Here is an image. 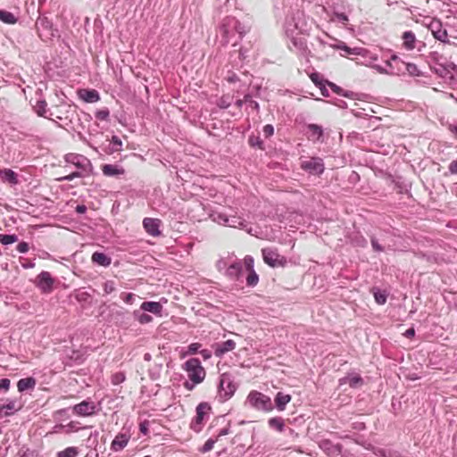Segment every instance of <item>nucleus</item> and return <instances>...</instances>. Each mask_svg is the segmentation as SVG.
Masks as SVG:
<instances>
[{
  "instance_id": "412c9836",
  "label": "nucleus",
  "mask_w": 457,
  "mask_h": 457,
  "mask_svg": "<svg viewBox=\"0 0 457 457\" xmlns=\"http://www.w3.org/2000/svg\"><path fill=\"white\" fill-rule=\"evenodd\" d=\"M227 26H233L235 28V29L239 33L240 35V37H243V34L245 33L243 30H241L240 29V23L239 21L234 18V17H227L225 20H224V25L223 27L226 28ZM224 34L228 37V30L227 29H224Z\"/></svg>"
},
{
  "instance_id": "cd10ccee",
  "label": "nucleus",
  "mask_w": 457,
  "mask_h": 457,
  "mask_svg": "<svg viewBox=\"0 0 457 457\" xmlns=\"http://www.w3.org/2000/svg\"><path fill=\"white\" fill-rule=\"evenodd\" d=\"M248 272V275L246 277V284L247 286L249 287H254L258 284L259 282V276L258 274L255 272V270H250V271H247Z\"/></svg>"
},
{
  "instance_id": "c03bdc74",
  "label": "nucleus",
  "mask_w": 457,
  "mask_h": 457,
  "mask_svg": "<svg viewBox=\"0 0 457 457\" xmlns=\"http://www.w3.org/2000/svg\"><path fill=\"white\" fill-rule=\"evenodd\" d=\"M448 170L451 174H457V159L450 162Z\"/></svg>"
},
{
  "instance_id": "6ab92c4d",
  "label": "nucleus",
  "mask_w": 457,
  "mask_h": 457,
  "mask_svg": "<svg viewBox=\"0 0 457 457\" xmlns=\"http://www.w3.org/2000/svg\"><path fill=\"white\" fill-rule=\"evenodd\" d=\"M37 381L34 378L29 377L21 378L17 383V388L19 392H24L26 390H33L36 386Z\"/></svg>"
},
{
  "instance_id": "5fc2aeb1",
  "label": "nucleus",
  "mask_w": 457,
  "mask_h": 457,
  "mask_svg": "<svg viewBox=\"0 0 457 457\" xmlns=\"http://www.w3.org/2000/svg\"><path fill=\"white\" fill-rule=\"evenodd\" d=\"M404 335L407 337H412L414 335H415V330L414 328H409L405 331Z\"/></svg>"
},
{
  "instance_id": "2f4dec72",
  "label": "nucleus",
  "mask_w": 457,
  "mask_h": 457,
  "mask_svg": "<svg viewBox=\"0 0 457 457\" xmlns=\"http://www.w3.org/2000/svg\"><path fill=\"white\" fill-rule=\"evenodd\" d=\"M217 439L218 437L216 439L209 438L203 445L201 452L204 453L212 451L214 447V444L216 443Z\"/></svg>"
},
{
  "instance_id": "79ce46f5",
  "label": "nucleus",
  "mask_w": 457,
  "mask_h": 457,
  "mask_svg": "<svg viewBox=\"0 0 457 457\" xmlns=\"http://www.w3.org/2000/svg\"><path fill=\"white\" fill-rule=\"evenodd\" d=\"M200 347H201V344L192 343L188 345V353L191 354H194L199 350Z\"/></svg>"
},
{
  "instance_id": "2eb2a0df",
  "label": "nucleus",
  "mask_w": 457,
  "mask_h": 457,
  "mask_svg": "<svg viewBox=\"0 0 457 457\" xmlns=\"http://www.w3.org/2000/svg\"><path fill=\"white\" fill-rule=\"evenodd\" d=\"M91 260L92 262L103 267H108L112 263V258L100 252H95L91 256Z\"/></svg>"
},
{
  "instance_id": "13d9d810",
  "label": "nucleus",
  "mask_w": 457,
  "mask_h": 457,
  "mask_svg": "<svg viewBox=\"0 0 457 457\" xmlns=\"http://www.w3.org/2000/svg\"><path fill=\"white\" fill-rule=\"evenodd\" d=\"M344 45H345V43H343V42H341V43H340V44H338V45H335V46H333V47H334V48H336V49H341V50H343V49H344Z\"/></svg>"
},
{
  "instance_id": "f8f14e48",
  "label": "nucleus",
  "mask_w": 457,
  "mask_h": 457,
  "mask_svg": "<svg viewBox=\"0 0 457 457\" xmlns=\"http://www.w3.org/2000/svg\"><path fill=\"white\" fill-rule=\"evenodd\" d=\"M78 94L79 98L87 103H96L100 100L99 93L96 89H80Z\"/></svg>"
},
{
  "instance_id": "e433bc0d",
  "label": "nucleus",
  "mask_w": 457,
  "mask_h": 457,
  "mask_svg": "<svg viewBox=\"0 0 457 457\" xmlns=\"http://www.w3.org/2000/svg\"><path fill=\"white\" fill-rule=\"evenodd\" d=\"M137 320L141 324H146L153 320L152 316L146 313H141L137 316Z\"/></svg>"
},
{
  "instance_id": "f704fd0d",
  "label": "nucleus",
  "mask_w": 457,
  "mask_h": 457,
  "mask_svg": "<svg viewBox=\"0 0 457 457\" xmlns=\"http://www.w3.org/2000/svg\"><path fill=\"white\" fill-rule=\"evenodd\" d=\"M18 456L19 457H38V454L33 451V450H30V449H21L19 451L18 453Z\"/></svg>"
},
{
  "instance_id": "0e129e2a",
  "label": "nucleus",
  "mask_w": 457,
  "mask_h": 457,
  "mask_svg": "<svg viewBox=\"0 0 457 457\" xmlns=\"http://www.w3.org/2000/svg\"><path fill=\"white\" fill-rule=\"evenodd\" d=\"M224 383H225L224 379H221L220 382V389H223Z\"/></svg>"
},
{
  "instance_id": "c85d7f7f",
  "label": "nucleus",
  "mask_w": 457,
  "mask_h": 457,
  "mask_svg": "<svg viewBox=\"0 0 457 457\" xmlns=\"http://www.w3.org/2000/svg\"><path fill=\"white\" fill-rule=\"evenodd\" d=\"M18 241V237L14 234H0V243L2 245H11Z\"/></svg>"
},
{
  "instance_id": "4be33fe9",
  "label": "nucleus",
  "mask_w": 457,
  "mask_h": 457,
  "mask_svg": "<svg viewBox=\"0 0 457 457\" xmlns=\"http://www.w3.org/2000/svg\"><path fill=\"white\" fill-rule=\"evenodd\" d=\"M270 428L276 429L278 432H282L285 428V422L280 417L270 418L268 420Z\"/></svg>"
},
{
  "instance_id": "b1692460",
  "label": "nucleus",
  "mask_w": 457,
  "mask_h": 457,
  "mask_svg": "<svg viewBox=\"0 0 457 457\" xmlns=\"http://www.w3.org/2000/svg\"><path fill=\"white\" fill-rule=\"evenodd\" d=\"M0 21L6 24H15L17 18L13 13L5 10H0Z\"/></svg>"
},
{
  "instance_id": "423d86ee",
  "label": "nucleus",
  "mask_w": 457,
  "mask_h": 457,
  "mask_svg": "<svg viewBox=\"0 0 457 457\" xmlns=\"http://www.w3.org/2000/svg\"><path fill=\"white\" fill-rule=\"evenodd\" d=\"M300 166L303 170L313 175H320L324 171V163L320 157H311L302 161Z\"/></svg>"
},
{
  "instance_id": "72a5a7b5",
  "label": "nucleus",
  "mask_w": 457,
  "mask_h": 457,
  "mask_svg": "<svg viewBox=\"0 0 457 457\" xmlns=\"http://www.w3.org/2000/svg\"><path fill=\"white\" fill-rule=\"evenodd\" d=\"M348 384L351 387H357L362 384V378L359 375L353 376L348 378Z\"/></svg>"
},
{
  "instance_id": "dca6fc26",
  "label": "nucleus",
  "mask_w": 457,
  "mask_h": 457,
  "mask_svg": "<svg viewBox=\"0 0 457 457\" xmlns=\"http://www.w3.org/2000/svg\"><path fill=\"white\" fill-rule=\"evenodd\" d=\"M0 179L4 183L16 185L18 183L17 174L10 169H0Z\"/></svg>"
},
{
  "instance_id": "de8ad7c7",
  "label": "nucleus",
  "mask_w": 457,
  "mask_h": 457,
  "mask_svg": "<svg viewBox=\"0 0 457 457\" xmlns=\"http://www.w3.org/2000/svg\"><path fill=\"white\" fill-rule=\"evenodd\" d=\"M310 79L315 84V85H320V82L319 80L320 79V74L319 73H312L310 75Z\"/></svg>"
},
{
  "instance_id": "a18cd8bd",
  "label": "nucleus",
  "mask_w": 457,
  "mask_h": 457,
  "mask_svg": "<svg viewBox=\"0 0 457 457\" xmlns=\"http://www.w3.org/2000/svg\"><path fill=\"white\" fill-rule=\"evenodd\" d=\"M79 176H80V174L79 172H72V173H71L69 175H66V176L62 177V179H60V180L71 181L75 178H79Z\"/></svg>"
},
{
  "instance_id": "20e7f679",
  "label": "nucleus",
  "mask_w": 457,
  "mask_h": 457,
  "mask_svg": "<svg viewBox=\"0 0 457 457\" xmlns=\"http://www.w3.org/2000/svg\"><path fill=\"white\" fill-rule=\"evenodd\" d=\"M263 262L271 268L285 267L287 258L281 255L278 249L267 247L262 249Z\"/></svg>"
},
{
  "instance_id": "5701e85b",
  "label": "nucleus",
  "mask_w": 457,
  "mask_h": 457,
  "mask_svg": "<svg viewBox=\"0 0 457 457\" xmlns=\"http://www.w3.org/2000/svg\"><path fill=\"white\" fill-rule=\"evenodd\" d=\"M371 293L373 294V296L375 298V301L378 304H384L386 302L387 295L386 291L380 290L378 287H373L371 289Z\"/></svg>"
},
{
  "instance_id": "c756f323",
  "label": "nucleus",
  "mask_w": 457,
  "mask_h": 457,
  "mask_svg": "<svg viewBox=\"0 0 457 457\" xmlns=\"http://www.w3.org/2000/svg\"><path fill=\"white\" fill-rule=\"evenodd\" d=\"M243 263L246 271L254 270V260L252 256L246 255L243 260Z\"/></svg>"
},
{
  "instance_id": "864d4df0",
  "label": "nucleus",
  "mask_w": 457,
  "mask_h": 457,
  "mask_svg": "<svg viewBox=\"0 0 457 457\" xmlns=\"http://www.w3.org/2000/svg\"><path fill=\"white\" fill-rule=\"evenodd\" d=\"M228 386L230 387V391L225 393V397L226 398H229L233 395V393L235 391V386H231L230 383H228Z\"/></svg>"
},
{
  "instance_id": "052dcab7",
  "label": "nucleus",
  "mask_w": 457,
  "mask_h": 457,
  "mask_svg": "<svg viewBox=\"0 0 457 457\" xmlns=\"http://www.w3.org/2000/svg\"><path fill=\"white\" fill-rule=\"evenodd\" d=\"M227 433H228L227 429H222V430H220V432L219 433L218 437H219V436H223V435H226Z\"/></svg>"
},
{
  "instance_id": "39448f33",
  "label": "nucleus",
  "mask_w": 457,
  "mask_h": 457,
  "mask_svg": "<svg viewBox=\"0 0 457 457\" xmlns=\"http://www.w3.org/2000/svg\"><path fill=\"white\" fill-rule=\"evenodd\" d=\"M54 279L52 278L50 272L42 271L40 272L35 280V284L37 288L44 294H49L54 289Z\"/></svg>"
},
{
  "instance_id": "aec40b11",
  "label": "nucleus",
  "mask_w": 457,
  "mask_h": 457,
  "mask_svg": "<svg viewBox=\"0 0 457 457\" xmlns=\"http://www.w3.org/2000/svg\"><path fill=\"white\" fill-rule=\"evenodd\" d=\"M140 308L156 315H160L162 311V305L158 302H144Z\"/></svg>"
},
{
  "instance_id": "7c9ffc66",
  "label": "nucleus",
  "mask_w": 457,
  "mask_h": 457,
  "mask_svg": "<svg viewBox=\"0 0 457 457\" xmlns=\"http://www.w3.org/2000/svg\"><path fill=\"white\" fill-rule=\"evenodd\" d=\"M115 289L116 287L113 281L108 280L103 284V290L104 295L112 294V292L115 291Z\"/></svg>"
},
{
  "instance_id": "4d7b16f0",
  "label": "nucleus",
  "mask_w": 457,
  "mask_h": 457,
  "mask_svg": "<svg viewBox=\"0 0 457 457\" xmlns=\"http://www.w3.org/2000/svg\"><path fill=\"white\" fill-rule=\"evenodd\" d=\"M448 129H449V130H450L452 133H453V134L455 135V137H457V124H456V125H453V124H451V125H449V126H448Z\"/></svg>"
},
{
  "instance_id": "3c124183",
  "label": "nucleus",
  "mask_w": 457,
  "mask_h": 457,
  "mask_svg": "<svg viewBox=\"0 0 457 457\" xmlns=\"http://www.w3.org/2000/svg\"><path fill=\"white\" fill-rule=\"evenodd\" d=\"M112 143L114 145H117V146H121L122 145V142L120 140V138L117 136H113L112 137Z\"/></svg>"
},
{
  "instance_id": "58836bf2",
  "label": "nucleus",
  "mask_w": 457,
  "mask_h": 457,
  "mask_svg": "<svg viewBox=\"0 0 457 457\" xmlns=\"http://www.w3.org/2000/svg\"><path fill=\"white\" fill-rule=\"evenodd\" d=\"M121 299L126 303H129V304H131L133 303V300H134V294L132 293H122L121 295H120Z\"/></svg>"
},
{
  "instance_id": "09e8293b",
  "label": "nucleus",
  "mask_w": 457,
  "mask_h": 457,
  "mask_svg": "<svg viewBox=\"0 0 457 457\" xmlns=\"http://www.w3.org/2000/svg\"><path fill=\"white\" fill-rule=\"evenodd\" d=\"M343 51H345L346 54H357V51L355 48H350L346 45H344Z\"/></svg>"
},
{
  "instance_id": "f257e3e1",
  "label": "nucleus",
  "mask_w": 457,
  "mask_h": 457,
  "mask_svg": "<svg viewBox=\"0 0 457 457\" xmlns=\"http://www.w3.org/2000/svg\"><path fill=\"white\" fill-rule=\"evenodd\" d=\"M246 403L253 409L263 412H270L274 409L271 398L257 390H252L248 394Z\"/></svg>"
},
{
  "instance_id": "338daca9",
  "label": "nucleus",
  "mask_w": 457,
  "mask_h": 457,
  "mask_svg": "<svg viewBox=\"0 0 457 457\" xmlns=\"http://www.w3.org/2000/svg\"><path fill=\"white\" fill-rule=\"evenodd\" d=\"M330 87H331V88H332L334 91H336V89L334 88V87H337L335 84H330Z\"/></svg>"
},
{
  "instance_id": "bf43d9fd",
  "label": "nucleus",
  "mask_w": 457,
  "mask_h": 457,
  "mask_svg": "<svg viewBox=\"0 0 457 457\" xmlns=\"http://www.w3.org/2000/svg\"><path fill=\"white\" fill-rule=\"evenodd\" d=\"M140 430H141V432H143L144 434H145V433H146V431H147V428H145V425L141 424V425H140Z\"/></svg>"
},
{
  "instance_id": "6e6d98bb",
  "label": "nucleus",
  "mask_w": 457,
  "mask_h": 457,
  "mask_svg": "<svg viewBox=\"0 0 457 457\" xmlns=\"http://www.w3.org/2000/svg\"><path fill=\"white\" fill-rule=\"evenodd\" d=\"M87 211V207L85 205H78L76 207V212L78 213H85Z\"/></svg>"
},
{
  "instance_id": "9b49d317",
  "label": "nucleus",
  "mask_w": 457,
  "mask_h": 457,
  "mask_svg": "<svg viewBox=\"0 0 457 457\" xmlns=\"http://www.w3.org/2000/svg\"><path fill=\"white\" fill-rule=\"evenodd\" d=\"M101 170L106 177H119L125 174V170L122 167L114 164H103Z\"/></svg>"
},
{
  "instance_id": "4468645a",
  "label": "nucleus",
  "mask_w": 457,
  "mask_h": 457,
  "mask_svg": "<svg viewBox=\"0 0 457 457\" xmlns=\"http://www.w3.org/2000/svg\"><path fill=\"white\" fill-rule=\"evenodd\" d=\"M291 399L292 397L290 395L278 392L274 399L276 408L279 411H283L286 409L287 404L290 403Z\"/></svg>"
},
{
  "instance_id": "1a4fd4ad",
  "label": "nucleus",
  "mask_w": 457,
  "mask_h": 457,
  "mask_svg": "<svg viewBox=\"0 0 457 457\" xmlns=\"http://www.w3.org/2000/svg\"><path fill=\"white\" fill-rule=\"evenodd\" d=\"M22 408V404L16 399H6L0 404V412L4 416H10Z\"/></svg>"
},
{
  "instance_id": "7ed1b4c3",
  "label": "nucleus",
  "mask_w": 457,
  "mask_h": 457,
  "mask_svg": "<svg viewBox=\"0 0 457 457\" xmlns=\"http://www.w3.org/2000/svg\"><path fill=\"white\" fill-rule=\"evenodd\" d=\"M211 411L212 407L208 403H200L196 407V414L191 421L190 428L195 432H200L209 420Z\"/></svg>"
},
{
  "instance_id": "f03ea898",
  "label": "nucleus",
  "mask_w": 457,
  "mask_h": 457,
  "mask_svg": "<svg viewBox=\"0 0 457 457\" xmlns=\"http://www.w3.org/2000/svg\"><path fill=\"white\" fill-rule=\"evenodd\" d=\"M184 370L187 373L188 378L195 384L202 383L206 376L204 368L198 358H191L183 364Z\"/></svg>"
},
{
  "instance_id": "bb28decb",
  "label": "nucleus",
  "mask_w": 457,
  "mask_h": 457,
  "mask_svg": "<svg viewBox=\"0 0 457 457\" xmlns=\"http://www.w3.org/2000/svg\"><path fill=\"white\" fill-rule=\"evenodd\" d=\"M78 453L79 451L77 447L70 446L59 452L57 457H77Z\"/></svg>"
},
{
  "instance_id": "49530a36",
  "label": "nucleus",
  "mask_w": 457,
  "mask_h": 457,
  "mask_svg": "<svg viewBox=\"0 0 457 457\" xmlns=\"http://www.w3.org/2000/svg\"><path fill=\"white\" fill-rule=\"evenodd\" d=\"M371 245H372V248L377 251V252H381L383 251V248L382 246L378 243V241L375 239V238H372L371 239Z\"/></svg>"
},
{
  "instance_id": "0eeeda50",
  "label": "nucleus",
  "mask_w": 457,
  "mask_h": 457,
  "mask_svg": "<svg viewBox=\"0 0 457 457\" xmlns=\"http://www.w3.org/2000/svg\"><path fill=\"white\" fill-rule=\"evenodd\" d=\"M72 412L78 416H92L96 413V404L94 402L82 401L72 407Z\"/></svg>"
},
{
  "instance_id": "603ef678",
  "label": "nucleus",
  "mask_w": 457,
  "mask_h": 457,
  "mask_svg": "<svg viewBox=\"0 0 457 457\" xmlns=\"http://www.w3.org/2000/svg\"><path fill=\"white\" fill-rule=\"evenodd\" d=\"M200 353H201V355L204 357V359H205V360H207V359L211 358V356H212V354H211L210 351H208V350H206V349H205V350H202V351L200 352Z\"/></svg>"
},
{
  "instance_id": "ea45409f",
  "label": "nucleus",
  "mask_w": 457,
  "mask_h": 457,
  "mask_svg": "<svg viewBox=\"0 0 457 457\" xmlns=\"http://www.w3.org/2000/svg\"><path fill=\"white\" fill-rule=\"evenodd\" d=\"M274 133V128L270 124H267L263 127V134L266 137H270Z\"/></svg>"
},
{
  "instance_id": "69168bd1",
  "label": "nucleus",
  "mask_w": 457,
  "mask_h": 457,
  "mask_svg": "<svg viewBox=\"0 0 457 457\" xmlns=\"http://www.w3.org/2000/svg\"><path fill=\"white\" fill-rule=\"evenodd\" d=\"M230 269H237V270H238L239 269V265L238 264L231 265Z\"/></svg>"
},
{
  "instance_id": "393cba45",
  "label": "nucleus",
  "mask_w": 457,
  "mask_h": 457,
  "mask_svg": "<svg viewBox=\"0 0 457 457\" xmlns=\"http://www.w3.org/2000/svg\"><path fill=\"white\" fill-rule=\"evenodd\" d=\"M162 370H163L162 364L154 363L149 368V374H150L151 378L154 380L159 379L162 376Z\"/></svg>"
},
{
  "instance_id": "6e6552de",
  "label": "nucleus",
  "mask_w": 457,
  "mask_h": 457,
  "mask_svg": "<svg viewBox=\"0 0 457 457\" xmlns=\"http://www.w3.org/2000/svg\"><path fill=\"white\" fill-rule=\"evenodd\" d=\"M162 220L155 218H145L143 220V227L147 234L153 237H158L161 235L160 227Z\"/></svg>"
},
{
  "instance_id": "9d476101",
  "label": "nucleus",
  "mask_w": 457,
  "mask_h": 457,
  "mask_svg": "<svg viewBox=\"0 0 457 457\" xmlns=\"http://www.w3.org/2000/svg\"><path fill=\"white\" fill-rule=\"evenodd\" d=\"M130 436L127 433H119L116 435L111 444V449L113 452H120L124 449L129 441Z\"/></svg>"
},
{
  "instance_id": "473e14b6",
  "label": "nucleus",
  "mask_w": 457,
  "mask_h": 457,
  "mask_svg": "<svg viewBox=\"0 0 457 457\" xmlns=\"http://www.w3.org/2000/svg\"><path fill=\"white\" fill-rule=\"evenodd\" d=\"M432 32L435 38H436L437 40L445 42L447 38V32L445 29H439L437 30H432Z\"/></svg>"
},
{
  "instance_id": "8fccbe9b",
  "label": "nucleus",
  "mask_w": 457,
  "mask_h": 457,
  "mask_svg": "<svg viewBox=\"0 0 457 457\" xmlns=\"http://www.w3.org/2000/svg\"><path fill=\"white\" fill-rule=\"evenodd\" d=\"M336 17H337L339 21H343L344 23H345V22H346V21H348V17H347V15H346V14H345V13H343V12L336 13Z\"/></svg>"
},
{
  "instance_id": "a878e982",
  "label": "nucleus",
  "mask_w": 457,
  "mask_h": 457,
  "mask_svg": "<svg viewBox=\"0 0 457 457\" xmlns=\"http://www.w3.org/2000/svg\"><path fill=\"white\" fill-rule=\"evenodd\" d=\"M47 103L45 100L37 101L34 110L38 116L45 117L46 112Z\"/></svg>"
},
{
  "instance_id": "ddd939ff",
  "label": "nucleus",
  "mask_w": 457,
  "mask_h": 457,
  "mask_svg": "<svg viewBox=\"0 0 457 457\" xmlns=\"http://www.w3.org/2000/svg\"><path fill=\"white\" fill-rule=\"evenodd\" d=\"M235 348H236V343L233 340L228 339L225 342L217 344L215 345L214 353L217 357H220L223 354H225L226 353L233 351Z\"/></svg>"
},
{
  "instance_id": "a211bd4d",
  "label": "nucleus",
  "mask_w": 457,
  "mask_h": 457,
  "mask_svg": "<svg viewBox=\"0 0 457 457\" xmlns=\"http://www.w3.org/2000/svg\"><path fill=\"white\" fill-rule=\"evenodd\" d=\"M309 138L312 141H320L323 137V129L317 124H308Z\"/></svg>"
},
{
  "instance_id": "37998d69",
  "label": "nucleus",
  "mask_w": 457,
  "mask_h": 457,
  "mask_svg": "<svg viewBox=\"0 0 457 457\" xmlns=\"http://www.w3.org/2000/svg\"><path fill=\"white\" fill-rule=\"evenodd\" d=\"M11 381L9 378H1L0 379V389H4L7 391L10 387Z\"/></svg>"
},
{
  "instance_id": "4c0bfd02",
  "label": "nucleus",
  "mask_w": 457,
  "mask_h": 457,
  "mask_svg": "<svg viewBox=\"0 0 457 457\" xmlns=\"http://www.w3.org/2000/svg\"><path fill=\"white\" fill-rule=\"evenodd\" d=\"M89 297H90V295L87 292H85V291L79 292V293H77L75 295V298L79 302L87 301Z\"/></svg>"
},
{
  "instance_id": "774afa93",
  "label": "nucleus",
  "mask_w": 457,
  "mask_h": 457,
  "mask_svg": "<svg viewBox=\"0 0 457 457\" xmlns=\"http://www.w3.org/2000/svg\"><path fill=\"white\" fill-rule=\"evenodd\" d=\"M453 389L457 392V384L453 387Z\"/></svg>"
},
{
  "instance_id": "f3484780",
  "label": "nucleus",
  "mask_w": 457,
  "mask_h": 457,
  "mask_svg": "<svg viewBox=\"0 0 457 457\" xmlns=\"http://www.w3.org/2000/svg\"><path fill=\"white\" fill-rule=\"evenodd\" d=\"M403 46L406 50H413L416 46V36L411 31H405L402 36Z\"/></svg>"
},
{
  "instance_id": "a19ab883",
  "label": "nucleus",
  "mask_w": 457,
  "mask_h": 457,
  "mask_svg": "<svg viewBox=\"0 0 457 457\" xmlns=\"http://www.w3.org/2000/svg\"><path fill=\"white\" fill-rule=\"evenodd\" d=\"M29 246L27 242H21L17 245V250H18V252H20L21 253H27L29 251Z\"/></svg>"
},
{
  "instance_id": "680f3d73",
  "label": "nucleus",
  "mask_w": 457,
  "mask_h": 457,
  "mask_svg": "<svg viewBox=\"0 0 457 457\" xmlns=\"http://www.w3.org/2000/svg\"><path fill=\"white\" fill-rule=\"evenodd\" d=\"M184 385H185V387H186V388H187V389H189V390H192V389H193V386H190L188 382H186Z\"/></svg>"
},
{
  "instance_id": "c9c22d12",
  "label": "nucleus",
  "mask_w": 457,
  "mask_h": 457,
  "mask_svg": "<svg viewBox=\"0 0 457 457\" xmlns=\"http://www.w3.org/2000/svg\"><path fill=\"white\" fill-rule=\"evenodd\" d=\"M109 110L107 108H104L96 112V118L100 120H106L109 117Z\"/></svg>"
},
{
  "instance_id": "e2e57ef3",
  "label": "nucleus",
  "mask_w": 457,
  "mask_h": 457,
  "mask_svg": "<svg viewBox=\"0 0 457 457\" xmlns=\"http://www.w3.org/2000/svg\"><path fill=\"white\" fill-rule=\"evenodd\" d=\"M144 359H145V361H150V359H151V354H150V353H145V354L144 355Z\"/></svg>"
}]
</instances>
